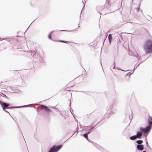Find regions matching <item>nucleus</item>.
<instances>
[{"label":"nucleus","instance_id":"f257e3e1","mask_svg":"<svg viewBox=\"0 0 152 152\" xmlns=\"http://www.w3.org/2000/svg\"><path fill=\"white\" fill-rule=\"evenodd\" d=\"M144 48L146 53L152 52V40L151 39L146 40L144 44Z\"/></svg>","mask_w":152,"mask_h":152},{"label":"nucleus","instance_id":"f03ea898","mask_svg":"<svg viewBox=\"0 0 152 152\" xmlns=\"http://www.w3.org/2000/svg\"><path fill=\"white\" fill-rule=\"evenodd\" d=\"M152 127L149 125L148 126L145 128L140 127L139 131L137 132V134H139V135H140V132L142 135L146 137L148 135Z\"/></svg>","mask_w":152,"mask_h":152},{"label":"nucleus","instance_id":"7ed1b4c3","mask_svg":"<svg viewBox=\"0 0 152 152\" xmlns=\"http://www.w3.org/2000/svg\"><path fill=\"white\" fill-rule=\"evenodd\" d=\"M62 145H59L57 146L54 145L51 147L48 152H57L63 147Z\"/></svg>","mask_w":152,"mask_h":152},{"label":"nucleus","instance_id":"20e7f679","mask_svg":"<svg viewBox=\"0 0 152 152\" xmlns=\"http://www.w3.org/2000/svg\"><path fill=\"white\" fill-rule=\"evenodd\" d=\"M0 104L3 109H4V107L7 108H12V106H10L11 105L10 104L5 102H2L0 101Z\"/></svg>","mask_w":152,"mask_h":152},{"label":"nucleus","instance_id":"39448f33","mask_svg":"<svg viewBox=\"0 0 152 152\" xmlns=\"http://www.w3.org/2000/svg\"><path fill=\"white\" fill-rule=\"evenodd\" d=\"M139 134H137V132L136 135L130 137V139L132 140H134L137 139V137L140 138H141L142 134H141L140 132V135H139Z\"/></svg>","mask_w":152,"mask_h":152},{"label":"nucleus","instance_id":"423d86ee","mask_svg":"<svg viewBox=\"0 0 152 152\" xmlns=\"http://www.w3.org/2000/svg\"><path fill=\"white\" fill-rule=\"evenodd\" d=\"M113 105H111L109 108L108 110H107V113H109L110 114H113L115 113V110H113Z\"/></svg>","mask_w":152,"mask_h":152},{"label":"nucleus","instance_id":"0eeeda50","mask_svg":"<svg viewBox=\"0 0 152 152\" xmlns=\"http://www.w3.org/2000/svg\"><path fill=\"white\" fill-rule=\"evenodd\" d=\"M91 142L92 143V144H93V145L95 146L97 149L99 150L100 151H102L103 152H104L103 151V148L101 146L92 141Z\"/></svg>","mask_w":152,"mask_h":152},{"label":"nucleus","instance_id":"6e6552de","mask_svg":"<svg viewBox=\"0 0 152 152\" xmlns=\"http://www.w3.org/2000/svg\"><path fill=\"white\" fill-rule=\"evenodd\" d=\"M137 149L140 151H142L144 149V145L142 144H139L137 145Z\"/></svg>","mask_w":152,"mask_h":152},{"label":"nucleus","instance_id":"1a4fd4ad","mask_svg":"<svg viewBox=\"0 0 152 152\" xmlns=\"http://www.w3.org/2000/svg\"><path fill=\"white\" fill-rule=\"evenodd\" d=\"M31 104H29L28 105H26L23 106H12V108H20L22 107H32L31 106Z\"/></svg>","mask_w":152,"mask_h":152},{"label":"nucleus","instance_id":"9d476101","mask_svg":"<svg viewBox=\"0 0 152 152\" xmlns=\"http://www.w3.org/2000/svg\"><path fill=\"white\" fill-rule=\"evenodd\" d=\"M108 39L109 40V43L110 44L113 39L112 35L111 34H109L108 36Z\"/></svg>","mask_w":152,"mask_h":152},{"label":"nucleus","instance_id":"9b49d317","mask_svg":"<svg viewBox=\"0 0 152 152\" xmlns=\"http://www.w3.org/2000/svg\"><path fill=\"white\" fill-rule=\"evenodd\" d=\"M117 46H116V49H117V50L118 51V44L119 43H121L120 39L119 37H118L117 39Z\"/></svg>","mask_w":152,"mask_h":152},{"label":"nucleus","instance_id":"f8f14e48","mask_svg":"<svg viewBox=\"0 0 152 152\" xmlns=\"http://www.w3.org/2000/svg\"><path fill=\"white\" fill-rule=\"evenodd\" d=\"M82 136L86 139L89 142H91L88 139V135L86 133L83 134Z\"/></svg>","mask_w":152,"mask_h":152},{"label":"nucleus","instance_id":"ddd939ff","mask_svg":"<svg viewBox=\"0 0 152 152\" xmlns=\"http://www.w3.org/2000/svg\"><path fill=\"white\" fill-rule=\"evenodd\" d=\"M83 130L87 131L88 130L90 129V126H84L83 127Z\"/></svg>","mask_w":152,"mask_h":152},{"label":"nucleus","instance_id":"4468645a","mask_svg":"<svg viewBox=\"0 0 152 152\" xmlns=\"http://www.w3.org/2000/svg\"><path fill=\"white\" fill-rule=\"evenodd\" d=\"M40 106L42 107L43 108L44 110L45 111H46L47 109L48 108L47 107L43 104H41Z\"/></svg>","mask_w":152,"mask_h":152},{"label":"nucleus","instance_id":"2eb2a0df","mask_svg":"<svg viewBox=\"0 0 152 152\" xmlns=\"http://www.w3.org/2000/svg\"><path fill=\"white\" fill-rule=\"evenodd\" d=\"M76 29L74 30H57V31H68V32H72L74 31H75Z\"/></svg>","mask_w":152,"mask_h":152},{"label":"nucleus","instance_id":"dca6fc26","mask_svg":"<svg viewBox=\"0 0 152 152\" xmlns=\"http://www.w3.org/2000/svg\"><path fill=\"white\" fill-rule=\"evenodd\" d=\"M137 143L139 144H141L142 143L143 141L141 140H137L136 141Z\"/></svg>","mask_w":152,"mask_h":152},{"label":"nucleus","instance_id":"f3484780","mask_svg":"<svg viewBox=\"0 0 152 152\" xmlns=\"http://www.w3.org/2000/svg\"><path fill=\"white\" fill-rule=\"evenodd\" d=\"M11 109L12 108H7L6 107H4V109H3V110L7 113H8L10 116H11L10 113L7 111L6 110V109Z\"/></svg>","mask_w":152,"mask_h":152},{"label":"nucleus","instance_id":"a211bd4d","mask_svg":"<svg viewBox=\"0 0 152 152\" xmlns=\"http://www.w3.org/2000/svg\"><path fill=\"white\" fill-rule=\"evenodd\" d=\"M56 41L57 42H61L66 43H67L68 42H69L68 41H65L64 40H61Z\"/></svg>","mask_w":152,"mask_h":152},{"label":"nucleus","instance_id":"6ab92c4d","mask_svg":"<svg viewBox=\"0 0 152 152\" xmlns=\"http://www.w3.org/2000/svg\"><path fill=\"white\" fill-rule=\"evenodd\" d=\"M142 0H141L140 2V3H139V7L137 8H136L135 9H137V12H138L139 10H140V4H141V1H142Z\"/></svg>","mask_w":152,"mask_h":152},{"label":"nucleus","instance_id":"aec40b11","mask_svg":"<svg viewBox=\"0 0 152 152\" xmlns=\"http://www.w3.org/2000/svg\"><path fill=\"white\" fill-rule=\"evenodd\" d=\"M145 142H146V146L148 147V148H149L150 150H152V149L150 147L148 143L147 140H146Z\"/></svg>","mask_w":152,"mask_h":152},{"label":"nucleus","instance_id":"412c9836","mask_svg":"<svg viewBox=\"0 0 152 152\" xmlns=\"http://www.w3.org/2000/svg\"><path fill=\"white\" fill-rule=\"evenodd\" d=\"M148 125H150V126L152 127V121H150V120L148 121Z\"/></svg>","mask_w":152,"mask_h":152},{"label":"nucleus","instance_id":"4be33fe9","mask_svg":"<svg viewBox=\"0 0 152 152\" xmlns=\"http://www.w3.org/2000/svg\"><path fill=\"white\" fill-rule=\"evenodd\" d=\"M133 72H134V71L132 72H129L126 74V76H130L132 74Z\"/></svg>","mask_w":152,"mask_h":152},{"label":"nucleus","instance_id":"5701e85b","mask_svg":"<svg viewBox=\"0 0 152 152\" xmlns=\"http://www.w3.org/2000/svg\"><path fill=\"white\" fill-rule=\"evenodd\" d=\"M0 93H1L2 94V95H1V96H3V97L5 98L6 97H8V96L7 95H6L5 94H4L3 93L1 92H0Z\"/></svg>","mask_w":152,"mask_h":152},{"label":"nucleus","instance_id":"b1692460","mask_svg":"<svg viewBox=\"0 0 152 152\" xmlns=\"http://www.w3.org/2000/svg\"><path fill=\"white\" fill-rule=\"evenodd\" d=\"M116 68H118V69L121 70H122V71H128L129 70V69H128V70H123V69H121V68H120V67H116Z\"/></svg>","mask_w":152,"mask_h":152},{"label":"nucleus","instance_id":"393cba45","mask_svg":"<svg viewBox=\"0 0 152 152\" xmlns=\"http://www.w3.org/2000/svg\"><path fill=\"white\" fill-rule=\"evenodd\" d=\"M149 120L150 121H152V117L149 115L148 121H149Z\"/></svg>","mask_w":152,"mask_h":152},{"label":"nucleus","instance_id":"a878e982","mask_svg":"<svg viewBox=\"0 0 152 152\" xmlns=\"http://www.w3.org/2000/svg\"><path fill=\"white\" fill-rule=\"evenodd\" d=\"M109 0H106V1L105 4V5H107L109 4Z\"/></svg>","mask_w":152,"mask_h":152},{"label":"nucleus","instance_id":"bb28decb","mask_svg":"<svg viewBox=\"0 0 152 152\" xmlns=\"http://www.w3.org/2000/svg\"><path fill=\"white\" fill-rule=\"evenodd\" d=\"M48 38L50 39H52V35L49 34L48 36Z\"/></svg>","mask_w":152,"mask_h":152},{"label":"nucleus","instance_id":"cd10ccee","mask_svg":"<svg viewBox=\"0 0 152 152\" xmlns=\"http://www.w3.org/2000/svg\"><path fill=\"white\" fill-rule=\"evenodd\" d=\"M140 64V63H139L136 67L135 66L134 67V69L133 70V71H134V69L137 68V67L138 66L139 64Z\"/></svg>","mask_w":152,"mask_h":152},{"label":"nucleus","instance_id":"c85d7f7f","mask_svg":"<svg viewBox=\"0 0 152 152\" xmlns=\"http://www.w3.org/2000/svg\"><path fill=\"white\" fill-rule=\"evenodd\" d=\"M90 129L91 130L92 132L94 131V128L93 127H91V126H90Z\"/></svg>","mask_w":152,"mask_h":152},{"label":"nucleus","instance_id":"c756f323","mask_svg":"<svg viewBox=\"0 0 152 152\" xmlns=\"http://www.w3.org/2000/svg\"><path fill=\"white\" fill-rule=\"evenodd\" d=\"M99 122L97 123V124H96L95 125H94L93 127L94 128L96 127V126H98V124H99Z\"/></svg>","mask_w":152,"mask_h":152},{"label":"nucleus","instance_id":"7c9ffc66","mask_svg":"<svg viewBox=\"0 0 152 152\" xmlns=\"http://www.w3.org/2000/svg\"><path fill=\"white\" fill-rule=\"evenodd\" d=\"M76 129L77 130V131L76 132L77 133H76V135H77V134L78 132V130H79V128L78 127H77Z\"/></svg>","mask_w":152,"mask_h":152},{"label":"nucleus","instance_id":"2f4dec72","mask_svg":"<svg viewBox=\"0 0 152 152\" xmlns=\"http://www.w3.org/2000/svg\"><path fill=\"white\" fill-rule=\"evenodd\" d=\"M46 111H47L48 112H51L49 108H48Z\"/></svg>","mask_w":152,"mask_h":152},{"label":"nucleus","instance_id":"473e14b6","mask_svg":"<svg viewBox=\"0 0 152 152\" xmlns=\"http://www.w3.org/2000/svg\"><path fill=\"white\" fill-rule=\"evenodd\" d=\"M10 39V38H4V40H7V41H9V40Z\"/></svg>","mask_w":152,"mask_h":152},{"label":"nucleus","instance_id":"72a5a7b5","mask_svg":"<svg viewBox=\"0 0 152 152\" xmlns=\"http://www.w3.org/2000/svg\"><path fill=\"white\" fill-rule=\"evenodd\" d=\"M31 104V105H36V106H38V105H40L41 104Z\"/></svg>","mask_w":152,"mask_h":152},{"label":"nucleus","instance_id":"f704fd0d","mask_svg":"<svg viewBox=\"0 0 152 152\" xmlns=\"http://www.w3.org/2000/svg\"><path fill=\"white\" fill-rule=\"evenodd\" d=\"M114 65V67H113V68H114L115 67V62L114 61L113 63V66Z\"/></svg>","mask_w":152,"mask_h":152},{"label":"nucleus","instance_id":"c9c22d12","mask_svg":"<svg viewBox=\"0 0 152 152\" xmlns=\"http://www.w3.org/2000/svg\"><path fill=\"white\" fill-rule=\"evenodd\" d=\"M85 1V2H84L83 1H82V2L83 3V9L84 7L85 6V4L84 3L85 2V1Z\"/></svg>","mask_w":152,"mask_h":152},{"label":"nucleus","instance_id":"e433bc0d","mask_svg":"<svg viewBox=\"0 0 152 152\" xmlns=\"http://www.w3.org/2000/svg\"><path fill=\"white\" fill-rule=\"evenodd\" d=\"M6 99V100L5 101L6 102H7L8 100H9V99L8 98H7V97H5Z\"/></svg>","mask_w":152,"mask_h":152},{"label":"nucleus","instance_id":"4c0bfd02","mask_svg":"<svg viewBox=\"0 0 152 152\" xmlns=\"http://www.w3.org/2000/svg\"><path fill=\"white\" fill-rule=\"evenodd\" d=\"M4 40V38H0V40L2 41L3 40Z\"/></svg>","mask_w":152,"mask_h":152},{"label":"nucleus","instance_id":"58836bf2","mask_svg":"<svg viewBox=\"0 0 152 152\" xmlns=\"http://www.w3.org/2000/svg\"><path fill=\"white\" fill-rule=\"evenodd\" d=\"M71 101H70V103L69 104V106L70 108V106H71Z\"/></svg>","mask_w":152,"mask_h":152},{"label":"nucleus","instance_id":"ea45409f","mask_svg":"<svg viewBox=\"0 0 152 152\" xmlns=\"http://www.w3.org/2000/svg\"><path fill=\"white\" fill-rule=\"evenodd\" d=\"M53 31H51L50 32V33H49V34H50L51 35H52V34L53 33Z\"/></svg>","mask_w":152,"mask_h":152},{"label":"nucleus","instance_id":"a19ab883","mask_svg":"<svg viewBox=\"0 0 152 152\" xmlns=\"http://www.w3.org/2000/svg\"><path fill=\"white\" fill-rule=\"evenodd\" d=\"M134 56L136 57L137 58H138L137 57H139L138 55L137 54L136 55Z\"/></svg>","mask_w":152,"mask_h":152},{"label":"nucleus","instance_id":"79ce46f5","mask_svg":"<svg viewBox=\"0 0 152 152\" xmlns=\"http://www.w3.org/2000/svg\"><path fill=\"white\" fill-rule=\"evenodd\" d=\"M88 130V131L90 132V133L92 132V131L90 129L89 130Z\"/></svg>","mask_w":152,"mask_h":152},{"label":"nucleus","instance_id":"37998d69","mask_svg":"<svg viewBox=\"0 0 152 152\" xmlns=\"http://www.w3.org/2000/svg\"><path fill=\"white\" fill-rule=\"evenodd\" d=\"M86 133L88 135L90 133L88 131Z\"/></svg>","mask_w":152,"mask_h":152},{"label":"nucleus","instance_id":"c03bdc74","mask_svg":"<svg viewBox=\"0 0 152 152\" xmlns=\"http://www.w3.org/2000/svg\"><path fill=\"white\" fill-rule=\"evenodd\" d=\"M119 35L120 37H121V39H122V37L121 36L120 34H119Z\"/></svg>","mask_w":152,"mask_h":152},{"label":"nucleus","instance_id":"a18cd8bd","mask_svg":"<svg viewBox=\"0 0 152 152\" xmlns=\"http://www.w3.org/2000/svg\"><path fill=\"white\" fill-rule=\"evenodd\" d=\"M16 36L17 37H20V36H18V35H17Z\"/></svg>","mask_w":152,"mask_h":152},{"label":"nucleus","instance_id":"49530a36","mask_svg":"<svg viewBox=\"0 0 152 152\" xmlns=\"http://www.w3.org/2000/svg\"><path fill=\"white\" fill-rule=\"evenodd\" d=\"M103 151H104V152H106V151L105 150H104L103 149Z\"/></svg>","mask_w":152,"mask_h":152},{"label":"nucleus","instance_id":"de8ad7c7","mask_svg":"<svg viewBox=\"0 0 152 152\" xmlns=\"http://www.w3.org/2000/svg\"><path fill=\"white\" fill-rule=\"evenodd\" d=\"M82 12V10L81 11V12H80V17H81L80 15H81V13Z\"/></svg>","mask_w":152,"mask_h":152},{"label":"nucleus","instance_id":"09e8293b","mask_svg":"<svg viewBox=\"0 0 152 152\" xmlns=\"http://www.w3.org/2000/svg\"><path fill=\"white\" fill-rule=\"evenodd\" d=\"M129 115V119H130V115Z\"/></svg>","mask_w":152,"mask_h":152},{"label":"nucleus","instance_id":"8fccbe9b","mask_svg":"<svg viewBox=\"0 0 152 152\" xmlns=\"http://www.w3.org/2000/svg\"><path fill=\"white\" fill-rule=\"evenodd\" d=\"M55 107H56V106H55V107L54 106L53 107H52V108H55Z\"/></svg>","mask_w":152,"mask_h":152},{"label":"nucleus","instance_id":"3c124183","mask_svg":"<svg viewBox=\"0 0 152 152\" xmlns=\"http://www.w3.org/2000/svg\"><path fill=\"white\" fill-rule=\"evenodd\" d=\"M34 20V21H33L31 23H31H33L34 21V20Z\"/></svg>","mask_w":152,"mask_h":152},{"label":"nucleus","instance_id":"603ef678","mask_svg":"<svg viewBox=\"0 0 152 152\" xmlns=\"http://www.w3.org/2000/svg\"><path fill=\"white\" fill-rule=\"evenodd\" d=\"M30 25H29V27H28V28L27 29H28V28H29V27H30Z\"/></svg>","mask_w":152,"mask_h":152},{"label":"nucleus","instance_id":"864d4df0","mask_svg":"<svg viewBox=\"0 0 152 152\" xmlns=\"http://www.w3.org/2000/svg\"><path fill=\"white\" fill-rule=\"evenodd\" d=\"M30 25H29V27H28V28L27 29H28V28H29V27H30Z\"/></svg>","mask_w":152,"mask_h":152},{"label":"nucleus","instance_id":"5fc2aeb1","mask_svg":"<svg viewBox=\"0 0 152 152\" xmlns=\"http://www.w3.org/2000/svg\"><path fill=\"white\" fill-rule=\"evenodd\" d=\"M30 25H29V27H28V28L27 29H28V28H29V27H30Z\"/></svg>","mask_w":152,"mask_h":152},{"label":"nucleus","instance_id":"6e6d98bb","mask_svg":"<svg viewBox=\"0 0 152 152\" xmlns=\"http://www.w3.org/2000/svg\"><path fill=\"white\" fill-rule=\"evenodd\" d=\"M30 25H29V27H28V28L27 29H28V28H29V27H30Z\"/></svg>","mask_w":152,"mask_h":152},{"label":"nucleus","instance_id":"4d7b16f0","mask_svg":"<svg viewBox=\"0 0 152 152\" xmlns=\"http://www.w3.org/2000/svg\"><path fill=\"white\" fill-rule=\"evenodd\" d=\"M101 124H100L98 126H99L101 125Z\"/></svg>","mask_w":152,"mask_h":152},{"label":"nucleus","instance_id":"13d9d810","mask_svg":"<svg viewBox=\"0 0 152 152\" xmlns=\"http://www.w3.org/2000/svg\"><path fill=\"white\" fill-rule=\"evenodd\" d=\"M21 134H22V135L23 136V134H22V133H21Z\"/></svg>","mask_w":152,"mask_h":152},{"label":"nucleus","instance_id":"bf43d9fd","mask_svg":"<svg viewBox=\"0 0 152 152\" xmlns=\"http://www.w3.org/2000/svg\"><path fill=\"white\" fill-rule=\"evenodd\" d=\"M100 63H101V65H102V63H101V61H100Z\"/></svg>","mask_w":152,"mask_h":152},{"label":"nucleus","instance_id":"052dcab7","mask_svg":"<svg viewBox=\"0 0 152 152\" xmlns=\"http://www.w3.org/2000/svg\"><path fill=\"white\" fill-rule=\"evenodd\" d=\"M70 112L72 113V112H71V110H70Z\"/></svg>","mask_w":152,"mask_h":152},{"label":"nucleus","instance_id":"680f3d73","mask_svg":"<svg viewBox=\"0 0 152 152\" xmlns=\"http://www.w3.org/2000/svg\"><path fill=\"white\" fill-rule=\"evenodd\" d=\"M141 12H142V10H141Z\"/></svg>","mask_w":152,"mask_h":152},{"label":"nucleus","instance_id":"e2e57ef3","mask_svg":"<svg viewBox=\"0 0 152 152\" xmlns=\"http://www.w3.org/2000/svg\"><path fill=\"white\" fill-rule=\"evenodd\" d=\"M99 14H100L101 13H100V12H99Z\"/></svg>","mask_w":152,"mask_h":152},{"label":"nucleus","instance_id":"0e129e2a","mask_svg":"<svg viewBox=\"0 0 152 152\" xmlns=\"http://www.w3.org/2000/svg\"><path fill=\"white\" fill-rule=\"evenodd\" d=\"M139 58H138V60H139Z\"/></svg>","mask_w":152,"mask_h":152},{"label":"nucleus","instance_id":"69168bd1","mask_svg":"<svg viewBox=\"0 0 152 152\" xmlns=\"http://www.w3.org/2000/svg\"><path fill=\"white\" fill-rule=\"evenodd\" d=\"M92 126V125H91V126Z\"/></svg>","mask_w":152,"mask_h":152},{"label":"nucleus","instance_id":"338daca9","mask_svg":"<svg viewBox=\"0 0 152 152\" xmlns=\"http://www.w3.org/2000/svg\"><path fill=\"white\" fill-rule=\"evenodd\" d=\"M132 0V1H133V0Z\"/></svg>","mask_w":152,"mask_h":152}]
</instances>
